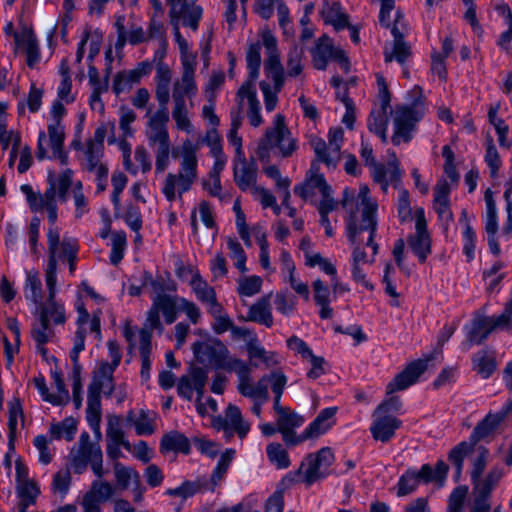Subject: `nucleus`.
Wrapping results in <instances>:
<instances>
[{
	"mask_svg": "<svg viewBox=\"0 0 512 512\" xmlns=\"http://www.w3.org/2000/svg\"><path fill=\"white\" fill-rule=\"evenodd\" d=\"M341 205L349 211L346 222L348 240L355 242L357 234L367 231L369 232V243H372L378 226L376 217L378 205L370 197L369 188L365 185L361 186L357 196L354 190L346 188L343 191Z\"/></svg>",
	"mask_w": 512,
	"mask_h": 512,
	"instance_id": "obj_1",
	"label": "nucleus"
},
{
	"mask_svg": "<svg viewBox=\"0 0 512 512\" xmlns=\"http://www.w3.org/2000/svg\"><path fill=\"white\" fill-rule=\"evenodd\" d=\"M73 171L65 169L59 175L55 176L49 173L47 182L48 187L44 193H35L29 184H23L20 189L26 196L31 211L47 212L49 228L57 227L55 225L58 218L57 198L60 202L67 201V194L72 187Z\"/></svg>",
	"mask_w": 512,
	"mask_h": 512,
	"instance_id": "obj_2",
	"label": "nucleus"
},
{
	"mask_svg": "<svg viewBox=\"0 0 512 512\" xmlns=\"http://www.w3.org/2000/svg\"><path fill=\"white\" fill-rule=\"evenodd\" d=\"M197 147L190 141L182 145L180 167L176 173H168L162 186V193L169 202L181 199L198 179Z\"/></svg>",
	"mask_w": 512,
	"mask_h": 512,
	"instance_id": "obj_3",
	"label": "nucleus"
},
{
	"mask_svg": "<svg viewBox=\"0 0 512 512\" xmlns=\"http://www.w3.org/2000/svg\"><path fill=\"white\" fill-rule=\"evenodd\" d=\"M297 148V140L287 127L285 117L277 114L271 127L266 129L264 136L259 140L256 154L262 162H268L271 151L283 158H288Z\"/></svg>",
	"mask_w": 512,
	"mask_h": 512,
	"instance_id": "obj_4",
	"label": "nucleus"
},
{
	"mask_svg": "<svg viewBox=\"0 0 512 512\" xmlns=\"http://www.w3.org/2000/svg\"><path fill=\"white\" fill-rule=\"evenodd\" d=\"M106 440L107 455L114 461L118 460L122 456L121 447L132 453L134 457L143 463H148L151 459V450L145 441L140 440L132 446L128 439H126L122 426V418L118 415L108 416Z\"/></svg>",
	"mask_w": 512,
	"mask_h": 512,
	"instance_id": "obj_5",
	"label": "nucleus"
},
{
	"mask_svg": "<svg viewBox=\"0 0 512 512\" xmlns=\"http://www.w3.org/2000/svg\"><path fill=\"white\" fill-rule=\"evenodd\" d=\"M412 92L419 96L417 100L409 105H396L392 111L394 133L391 141L396 146L402 142L408 143L411 141L416 124L425 114V106L421 100V88L415 87Z\"/></svg>",
	"mask_w": 512,
	"mask_h": 512,
	"instance_id": "obj_6",
	"label": "nucleus"
},
{
	"mask_svg": "<svg viewBox=\"0 0 512 512\" xmlns=\"http://www.w3.org/2000/svg\"><path fill=\"white\" fill-rule=\"evenodd\" d=\"M180 298L177 295L171 294L152 296V304L147 311L145 324L142 329H148L151 334L154 330L162 334L164 326L160 315H162L166 324L174 323L178 317Z\"/></svg>",
	"mask_w": 512,
	"mask_h": 512,
	"instance_id": "obj_7",
	"label": "nucleus"
},
{
	"mask_svg": "<svg viewBox=\"0 0 512 512\" xmlns=\"http://www.w3.org/2000/svg\"><path fill=\"white\" fill-rule=\"evenodd\" d=\"M103 455L101 447L98 443L90 441V435L83 432L80 435L77 447L71 451V463L77 473H82L88 464L95 475L101 478L104 475L103 471Z\"/></svg>",
	"mask_w": 512,
	"mask_h": 512,
	"instance_id": "obj_8",
	"label": "nucleus"
},
{
	"mask_svg": "<svg viewBox=\"0 0 512 512\" xmlns=\"http://www.w3.org/2000/svg\"><path fill=\"white\" fill-rule=\"evenodd\" d=\"M193 351L199 361L208 362L215 368L228 372H235L240 367L239 363H244L243 360L231 356L220 340L211 343L196 342L193 344Z\"/></svg>",
	"mask_w": 512,
	"mask_h": 512,
	"instance_id": "obj_9",
	"label": "nucleus"
},
{
	"mask_svg": "<svg viewBox=\"0 0 512 512\" xmlns=\"http://www.w3.org/2000/svg\"><path fill=\"white\" fill-rule=\"evenodd\" d=\"M47 246H48V263L50 264L51 257L55 261V273L57 272V259L66 260L69 263L70 273L75 271V263L78 253V242L75 238L64 237L60 240V230L58 227L48 228L47 231ZM57 279V277L55 276Z\"/></svg>",
	"mask_w": 512,
	"mask_h": 512,
	"instance_id": "obj_10",
	"label": "nucleus"
},
{
	"mask_svg": "<svg viewBox=\"0 0 512 512\" xmlns=\"http://www.w3.org/2000/svg\"><path fill=\"white\" fill-rule=\"evenodd\" d=\"M45 281L48 297L46 302L39 304V318L47 321V323L52 322L54 325H62L66 322V313L64 305L56 300L55 261L53 256L50 264L46 267Z\"/></svg>",
	"mask_w": 512,
	"mask_h": 512,
	"instance_id": "obj_11",
	"label": "nucleus"
},
{
	"mask_svg": "<svg viewBox=\"0 0 512 512\" xmlns=\"http://www.w3.org/2000/svg\"><path fill=\"white\" fill-rule=\"evenodd\" d=\"M504 472L500 467H493L485 477L472 480L473 501L470 512H490V498L492 491L496 488Z\"/></svg>",
	"mask_w": 512,
	"mask_h": 512,
	"instance_id": "obj_12",
	"label": "nucleus"
},
{
	"mask_svg": "<svg viewBox=\"0 0 512 512\" xmlns=\"http://www.w3.org/2000/svg\"><path fill=\"white\" fill-rule=\"evenodd\" d=\"M261 39L265 48V74L268 78L272 79L276 92H280L284 85L285 77L277 39L269 29L261 32Z\"/></svg>",
	"mask_w": 512,
	"mask_h": 512,
	"instance_id": "obj_13",
	"label": "nucleus"
},
{
	"mask_svg": "<svg viewBox=\"0 0 512 512\" xmlns=\"http://www.w3.org/2000/svg\"><path fill=\"white\" fill-rule=\"evenodd\" d=\"M378 86V100L380 106L370 112L367 127L370 132L380 137L383 143H387L388 116L387 109L390 107L391 95L388 90L385 78L378 74L376 76Z\"/></svg>",
	"mask_w": 512,
	"mask_h": 512,
	"instance_id": "obj_14",
	"label": "nucleus"
},
{
	"mask_svg": "<svg viewBox=\"0 0 512 512\" xmlns=\"http://www.w3.org/2000/svg\"><path fill=\"white\" fill-rule=\"evenodd\" d=\"M324 186L329 189L327 198L333 197V189L327 183L324 175L319 173V165L312 163L304 182L294 187V193L304 201H308L314 206H317L320 200H326V192H323Z\"/></svg>",
	"mask_w": 512,
	"mask_h": 512,
	"instance_id": "obj_15",
	"label": "nucleus"
},
{
	"mask_svg": "<svg viewBox=\"0 0 512 512\" xmlns=\"http://www.w3.org/2000/svg\"><path fill=\"white\" fill-rule=\"evenodd\" d=\"M312 65L317 70H325L329 60L339 63L344 72H349V61L342 49L335 47L327 35H322L311 49Z\"/></svg>",
	"mask_w": 512,
	"mask_h": 512,
	"instance_id": "obj_16",
	"label": "nucleus"
},
{
	"mask_svg": "<svg viewBox=\"0 0 512 512\" xmlns=\"http://www.w3.org/2000/svg\"><path fill=\"white\" fill-rule=\"evenodd\" d=\"M343 136V129L336 127L329 130L328 143L320 137H311L310 145L314 150L317 160L319 162H323L328 167H335L337 162L340 160Z\"/></svg>",
	"mask_w": 512,
	"mask_h": 512,
	"instance_id": "obj_17",
	"label": "nucleus"
},
{
	"mask_svg": "<svg viewBox=\"0 0 512 512\" xmlns=\"http://www.w3.org/2000/svg\"><path fill=\"white\" fill-rule=\"evenodd\" d=\"M509 324L510 319L503 313L492 317L478 316L474 318L470 329L467 331V338L463 345L466 349H469L474 344L479 345L488 338L490 333L498 328H506Z\"/></svg>",
	"mask_w": 512,
	"mask_h": 512,
	"instance_id": "obj_18",
	"label": "nucleus"
},
{
	"mask_svg": "<svg viewBox=\"0 0 512 512\" xmlns=\"http://www.w3.org/2000/svg\"><path fill=\"white\" fill-rule=\"evenodd\" d=\"M213 426L224 431L226 437L237 434L241 440L250 431V423L243 418L241 410L233 404L227 406L224 416H218L213 420Z\"/></svg>",
	"mask_w": 512,
	"mask_h": 512,
	"instance_id": "obj_19",
	"label": "nucleus"
},
{
	"mask_svg": "<svg viewBox=\"0 0 512 512\" xmlns=\"http://www.w3.org/2000/svg\"><path fill=\"white\" fill-rule=\"evenodd\" d=\"M333 461L334 455L328 447L320 449L317 453L309 454L306 457V462H303L300 468L302 469L307 466L304 471L305 482L310 485L317 480L324 478Z\"/></svg>",
	"mask_w": 512,
	"mask_h": 512,
	"instance_id": "obj_20",
	"label": "nucleus"
},
{
	"mask_svg": "<svg viewBox=\"0 0 512 512\" xmlns=\"http://www.w3.org/2000/svg\"><path fill=\"white\" fill-rule=\"evenodd\" d=\"M167 3L170 6L169 16L171 21L179 23L182 20L184 26H188L193 31L198 29L203 13L200 6L188 0H167Z\"/></svg>",
	"mask_w": 512,
	"mask_h": 512,
	"instance_id": "obj_21",
	"label": "nucleus"
},
{
	"mask_svg": "<svg viewBox=\"0 0 512 512\" xmlns=\"http://www.w3.org/2000/svg\"><path fill=\"white\" fill-rule=\"evenodd\" d=\"M402 15L399 11L396 12V18L391 29L394 41L391 47L386 46L384 51L385 62L397 61L403 64L411 55V48L408 43L404 41L403 29L405 25L401 22Z\"/></svg>",
	"mask_w": 512,
	"mask_h": 512,
	"instance_id": "obj_22",
	"label": "nucleus"
},
{
	"mask_svg": "<svg viewBox=\"0 0 512 512\" xmlns=\"http://www.w3.org/2000/svg\"><path fill=\"white\" fill-rule=\"evenodd\" d=\"M407 243L419 261L421 263L425 262L431 253V239L427 231V224L422 209L417 212L415 233L408 236Z\"/></svg>",
	"mask_w": 512,
	"mask_h": 512,
	"instance_id": "obj_23",
	"label": "nucleus"
},
{
	"mask_svg": "<svg viewBox=\"0 0 512 512\" xmlns=\"http://www.w3.org/2000/svg\"><path fill=\"white\" fill-rule=\"evenodd\" d=\"M430 359H418L409 363L406 368L398 373L386 386L388 395L402 391L413 385L427 368Z\"/></svg>",
	"mask_w": 512,
	"mask_h": 512,
	"instance_id": "obj_24",
	"label": "nucleus"
},
{
	"mask_svg": "<svg viewBox=\"0 0 512 512\" xmlns=\"http://www.w3.org/2000/svg\"><path fill=\"white\" fill-rule=\"evenodd\" d=\"M304 423V418L290 408L277 415L276 425L278 432L282 434L283 441L288 446H295L303 442L302 434L297 435L295 428L300 427Z\"/></svg>",
	"mask_w": 512,
	"mask_h": 512,
	"instance_id": "obj_25",
	"label": "nucleus"
},
{
	"mask_svg": "<svg viewBox=\"0 0 512 512\" xmlns=\"http://www.w3.org/2000/svg\"><path fill=\"white\" fill-rule=\"evenodd\" d=\"M257 170L255 161H247L245 155L235 158L233 178L241 191L251 192L257 186Z\"/></svg>",
	"mask_w": 512,
	"mask_h": 512,
	"instance_id": "obj_26",
	"label": "nucleus"
},
{
	"mask_svg": "<svg viewBox=\"0 0 512 512\" xmlns=\"http://www.w3.org/2000/svg\"><path fill=\"white\" fill-rule=\"evenodd\" d=\"M373 421L370 426L372 437L376 441L383 443L388 442L394 437L395 432L400 428L402 422L391 414L380 413L379 411L373 412Z\"/></svg>",
	"mask_w": 512,
	"mask_h": 512,
	"instance_id": "obj_27",
	"label": "nucleus"
},
{
	"mask_svg": "<svg viewBox=\"0 0 512 512\" xmlns=\"http://www.w3.org/2000/svg\"><path fill=\"white\" fill-rule=\"evenodd\" d=\"M195 69H182V76L173 83V106L187 105L185 98L192 99L197 93Z\"/></svg>",
	"mask_w": 512,
	"mask_h": 512,
	"instance_id": "obj_28",
	"label": "nucleus"
},
{
	"mask_svg": "<svg viewBox=\"0 0 512 512\" xmlns=\"http://www.w3.org/2000/svg\"><path fill=\"white\" fill-rule=\"evenodd\" d=\"M236 98L239 106H242L243 100L248 101L247 117L253 127H259L263 124V118L260 114V102L257 99L255 85L250 82H244L237 91Z\"/></svg>",
	"mask_w": 512,
	"mask_h": 512,
	"instance_id": "obj_29",
	"label": "nucleus"
},
{
	"mask_svg": "<svg viewBox=\"0 0 512 512\" xmlns=\"http://www.w3.org/2000/svg\"><path fill=\"white\" fill-rule=\"evenodd\" d=\"M168 121L169 113L167 106L160 107V109L151 116L146 132L149 145L170 139L167 129Z\"/></svg>",
	"mask_w": 512,
	"mask_h": 512,
	"instance_id": "obj_30",
	"label": "nucleus"
},
{
	"mask_svg": "<svg viewBox=\"0 0 512 512\" xmlns=\"http://www.w3.org/2000/svg\"><path fill=\"white\" fill-rule=\"evenodd\" d=\"M432 467L429 464H424L419 472L408 469L399 479L397 484V495L405 496L412 493L419 482L422 480L425 483L431 482Z\"/></svg>",
	"mask_w": 512,
	"mask_h": 512,
	"instance_id": "obj_31",
	"label": "nucleus"
},
{
	"mask_svg": "<svg viewBox=\"0 0 512 512\" xmlns=\"http://www.w3.org/2000/svg\"><path fill=\"white\" fill-rule=\"evenodd\" d=\"M14 40L16 48L24 50L28 67L33 68L41 57L39 44L33 31L24 29L20 33H14Z\"/></svg>",
	"mask_w": 512,
	"mask_h": 512,
	"instance_id": "obj_32",
	"label": "nucleus"
},
{
	"mask_svg": "<svg viewBox=\"0 0 512 512\" xmlns=\"http://www.w3.org/2000/svg\"><path fill=\"white\" fill-rule=\"evenodd\" d=\"M337 407L323 409L302 433L303 441L326 433L335 423Z\"/></svg>",
	"mask_w": 512,
	"mask_h": 512,
	"instance_id": "obj_33",
	"label": "nucleus"
},
{
	"mask_svg": "<svg viewBox=\"0 0 512 512\" xmlns=\"http://www.w3.org/2000/svg\"><path fill=\"white\" fill-rule=\"evenodd\" d=\"M172 80V71L165 63L156 65V90L155 96L160 107L167 106L170 99V84Z\"/></svg>",
	"mask_w": 512,
	"mask_h": 512,
	"instance_id": "obj_34",
	"label": "nucleus"
},
{
	"mask_svg": "<svg viewBox=\"0 0 512 512\" xmlns=\"http://www.w3.org/2000/svg\"><path fill=\"white\" fill-rule=\"evenodd\" d=\"M506 417L502 410L498 413H488L474 428L469 440L476 445L480 440L492 434Z\"/></svg>",
	"mask_w": 512,
	"mask_h": 512,
	"instance_id": "obj_35",
	"label": "nucleus"
},
{
	"mask_svg": "<svg viewBox=\"0 0 512 512\" xmlns=\"http://www.w3.org/2000/svg\"><path fill=\"white\" fill-rule=\"evenodd\" d=\"M31 337L35 342L37 351L42 355L46 356L47 349L45 345L52 342L55 338V331L50 323L38 317V319L32 324Z\"/></svg>",
	"mask_w": 512,
	"mask_h": 512,
	"instance_id": "obj_36",
	"label": "nucleus"
},
{
	"mask_svg": "<svg viewBox=\"0 0 512 512\" xmlns=\"http://www.w3.org/2000/svg\"><path fill=\"white\" fill-rule=\"evenodd\" d=\"M451 188L446 179H440L434 188V209L439 217L446 220L452 219L449 194Z\"/></svg>",
	"mask_w": 512,
	"mask_h": 512,
	"instance_id": "obj_37",
	"label": "nucleus"
},
{
	"mask_svg": "<svg viewBox=\"0 0 512 512\" xmlns=\"http://www.w3.org/2000/svg\"><path fill=\"white\" fill-rule=\"evenodd\" d=\"M114 493L113 486L106 481H94L90 490L84 495L81 503L87 505L90 503L96 508L101 509V504L108 501Z\"/></svg>",
	"mask_w": 512,
	"mask_h": 512,
	"instance_id": "obj_38",
	"label": "nucleus"
},
{
	"mask_svg": "<svg viewBox=\"0 0 512 512\" xmlns=\"http://www.w3.org/2000/svg\"><path fill=\"white\" fill-rule=\"evenodd\" d=\"M104 148L100 147L99 144H91L87 142L85 150V168L92 172L95 171L100 181L107 178L108 169L100 160L103 156Z\"/></svg>",
	"mask_w": 512,
	"mask_h": 512,
	"instance_id": "obj_39",
	"label": "nucleus"
},
{
	"mask_svg": "<svg viewBox=\"0 0 512 512\" xmlns=\"http://www.w3.org/2000/svg\"><path fill=\"white\" fill-rule=\"evenodd\" d=\"M314 301L320 307L321 319H331L333 317V309L330 307V288L320 279H316L312 283Z\"/></svg>",
	"mask_w": 512,
	"mask_h": 512,
	"instance_id": "obj_40",
	"label": "nucleus"
},
{
	"mask_svg": "<svg viewBox=\"0 0 512 512\" xmlns=\"http://www.w3.org/2000/svg\"><path fill=\"white\" fill-rule=\"evenodd\" d=\"M204 491H208V480L205 477H199L194 481H184L179 487L169 488L165 494L170 497L187 499Z\"/></svg>",
	"mask_w": 512,
	"mask_h": 512,
	"instance_id": "obj_41",
	"label": "nucleus"
},
{
	"mask_svg": "<svg viewBox=\"0 0 512 512\" xmlns=\"http://www.w3.org/2000/svg\"><path fill=\"white\" fill-rule=\"evenodd\" d=\"M191 449L189 439L178 431H172L165 434L160 443V450L162 452H179L189 454Z\"/></svg>",
	"mask_w": 512,
	"mask_h": 512,
	"instance_id": "obj_42",
	"label": "nucleus"
},
{
	"mask_svg": "<svg viewBox=\"0 0 512 512\" xmlns=\"http://www.w3.org/2000/svg\"><path fill=\"white\" fill-rule=\"evenodd\" d=\"M190 285L196 298L203 304L209 307L217 305L219 302L216 298V293L213 287H211L199 274L192 277Z\"/></svg>",
	"mask_w": 512,
	"mask_h": 512,
	"instance_id": "obj_43",
	"label": "nucleus"
},
{
	"mask_svg": "<svg viewBox=\"0 0 512 512\" xmlns=\"http://www.w3.org/2000/svg\"><path fill=\"white\" fill-rule=\"evenodd\" d=\"M244 320L271 327L273 325V316L269 301L266 298H262L251 305Z\"/></svg>",
	"mask_w": 512,
	"mask_h": 512,
	"instance_id": "obj_44",
	"label": "nucleus"
},
{
	"mask_svg": "<svg viewBox=\"0 0 512 512\" xmlns=\"http://www.w3.org/2000/svg\"><path fill=\"white\" fill-rule=\"evenodd\" d=\"M24 296L28 301H31L35 305H39L42 303V281L39 272L35 269L26 272Z\"/></svg>",
	"mask_w": 512,
	"mask_h": 512,
	"instance_id": "obj_45",
	"label": "nucleus"
},
{
	"mask_svg": "<svg viewBox=\"0 0 512 512\" xmlns=\"http://www.w3.org/2000/svg\"><path fill=\"white\" fill-rule=\"evenodd\" d=\"M246 350L250 360L259 359L266 368H271L280 364L279 355L274 351L265 350L258 339H253L251 343H247Z\"/></svg>",
	"mask_w": 512,
	"mask_h": 512,
	"instance_id": "obj_46",
	"label": "nucleus"
},
{
	"mask_svg": "<svg viewBox=\"0 0 512 512\" xmlns=\"http://www.w3.org/2000/svg\"><path fill=\"white\" fill-rule=\"evenodd\" d=\"M116 485L121 490H127L140 480V474L132 467L115 462L113 466Z\"/></svg>",
	"mask_w": 512,
	"mask_h": 512,
	"instance_id": "obj_47",
	"label": "nucleus"
},
{
	"mask_svg": "<svg viewBox=\"0 0 512 512\" xmlns=\"http://www.w3.org/2000/svg\"><path fill=\"white\" fill-rule=\"evenodd\" d=\"M82 344H78L76 348H72L70 352V358L73 363V369H72V392H73V402L76 409H79L82 405V396H81V389H82V383H81V365L79 364V354L81 352Z\"/></svg>",
	"mask_w": 512,
	"mask_h": 512,
	"instance_id": "obj_48",
	"label": "nucleus"
},
{
	"mask_svg": "<svg viewBox=\"0 0 512 512\" xmlns=\"http://www.w3.org/2000/svg\"><path fill=\"white\" fill-rule=\"evenodd\" d=\"M263 42H256L250 44L246 54V64L248 69V79L245 82H250L254 85L259 76L261 66V48Z\"/></svg>",
	"mask_w": 512,
	"mask_h": 512,
	"instance_id": "obj_49",
	"label": "nucleus"
},
{
	"mask_svg": "<svg viewBox=\"0 0 512 512\" xmlns=\"http://www.w3.org/2000/svg\"><path fill=\"white\" fill-rule=\"evenodd\" d=\"M151 339L152 334L148 329H141L139 332V352L141 357V377L145 380L149 378L151 368Z\"/></svg>",
	"mask_w": 512,
	"mask_h": 512,
	"instance_id": "obj_50",
	"label": "nucleus"
},
{
	"mask_svg": "<svg viewBox=\"0 0 512 512\" xmlns=\"http://www.w3.org/2000/svg\"><path fill=\"white\" fill-rule=\"evenodd\" d=\"M239 368L234 372L238 376V391L244 397L251 398L253 400H257L256 396V387L255 384L251 382V368L250 366L244 362L239 363Z\"/></svg>",
	"mask_w": 512,
	"mask_h": 512,
	"instance_id": "obj_51",
	"label": "nucleus"
},
{
	"mask_svg": "<svg viewBox=\"0 0 512 512\" xmlns=\"http://www.w3.org/2000/svg\"><path fill=\"white\" fill-rule=\"evenodd\" d=\"M235 450L226 449L219 458V461L208 480V491H214L215 487L222 481L234 458Z\"/></svg>",
	"mask_w": 512,
	"mask_h": 512,
	"instance_id": "obj_52",
	"label": "nucleus"
},
{
	"mask_svg": "<svg viewBox=\"0 0 512 512\" xmlns=\"http://www.w3.org/2000/svg\"><path fill=\"white\" fill-rule=\"evenodd\" d=\"M361 233L357 234V240L355 242H351V245L354 246L351 263L370 265L375 261V256L378 253L379 245L374 242V238H372V243H369V238L367 239L366 245L372 248V255L369 258L362 247V239L360 238Z\"/></svg>",
	"mask_w": 512,
	"mask_h": 512,
	"instance_id": "obj_53",
	"label": "nucleus"
},
{
	"mask_svg": "<svg viewBox=\"0 0 512 512\" xmlns=\"http://www.w3.org/2000/svg\"><path fill=\"white\" fill-rule=\"evenodd\" d=\"M321 16L325 23L333 25L336 30L348 27V18L341 12L339 4H325Z\"/></svg>",
	"mask_w": 512,
	"mask_h": 512,
	"instance_id": "obj_54",
	"label": "nucleus"
},
{
	"mask_svg": "<svg viewBox=\"0 0 512 512\" xmlns=\"http://www.w3.org/2000/svg\"><path fill=\"white\" fill-rule=\"evenodd\" d=\"M207 311L214 319L212 327L216 334H223L228 330L231 331L233 322L220 303L209 307Z\"/></svg>",
	"mask_w": 512,
	"mask_h": 512,
	"instance_id": "obj_55",
	"label": "nucleus"
},
{
	"mask_svg": "<svg viewBox=\"0 0 512 512\" xmlns=\"http://www.w3.org/2000/svg\"><path fill=\"white\" fill-rule=\"evenodd\" d=\"M150 147L153 148V152L155 155L156 173L164 172L168 168L170 163V139L155 143L153 145H150Z\"/></svg>",
	"mask_w": 512,
	"mask_h": 512,
	"instance_id": "obj_56",
	"label": "nucleus"
},
{
	"mask_svg": "<svg viewBox=\"0 0 512 512\" xmlns=\"http://www.w3.org/2000/svg\"><path fill=\"white\" fill-rule=\"evenodd\" d=\"M474 368L482 378H489L496 369V361L493 355L486 351H480L473 357Z\"/></svg>",
	"mask_w": 512,
	"mask_h": 512,
	"instance_id": "obj_57",
	"label": "nucleus"
},
{
	"mask_svg": "<svg viewBox=\"0 0 512 512\" xmlns=\"http://www.w3.org/2000/svg\"><path fill=\"white\" fill-rule=\"evenodd\" d=\"M76 430L77 422L72 417H67L59 423L52 424L50 427V433L53 438H65L67 441H71L74 438Z\"/></svg>",
	"mask_w": 512,
	"mask_h": 512,
	"instance_id": "obj_58",
	"label": "nucleus"
},
{
	"mask_svg": "<svg viewBox=\"0 0 512 512\" xmlns=\"http://www.w3.org/2000/svg\"><path fill=\"white\" fill-rule=\"evenodd\" d=\"M304 58V49L298 45H293L287 54V75L297 77L303 71L302 60Z\"/></svg>",
	"mask_w": 512,
	"mask_h": 512,
	"instance_id": "obj_59",
	"label": "nucleus"
},
{
	"mask_svg": "<svg viewBox=\"0 0 512 512\" xmlns=\"http://www.w3.org/2000/svg\"><path fill=\"white\" fill-rule=\"evenodd\" d=\"M8 408L9 446L10 449H14V441L17 432V422L19 418L23 419V410L18 400L9 402Z\"/></svg>",
	"mask_w": 512,
	"mask_h": 512,
	"instance_id": "obj_60",
	"label": "nucleus"
},
{
	"mask_svg": "<svg viewBox=\"0 0 512 512\" xmlns=\"http://www.w3.org/2000/svg\"><path fill=\"white\" fill-rule=\"evenodd\" d=\"M136 73L133 70H124L118 72L114 77L113 91L119 95L129 91L133 85L139 83Z\"/></svg>",
	"mask_w": 512,
	"mask_h": 512,
	"instance_id": "obj_61",
	"label": "nucleus"
},
{
	"mask_svg": "<svg viewBox=\"0 0 512 512\" xmlns=\"http://www.w3.org/2000/svg\"><path fill=\"white\" fill-rule=\"evenodd\" d=\"M269 461L278 469H286L290 466L287 451L280 443H271L266 448Z\"/></svg>",
	"mask_w": 512,
	"mask_h": 512,
	"instance_id": "obj_62",
	"label": "nucleus"
},
{
	"mask_svg": "<svg viewBox=\"0 0 512 512\" xmlns=\"http://www.w3.org/2000/svg\"><path fill=\"white\" fill-rule=\"evenodd\" d=\"M16 491L21 499L20 503L29 506L35 503L40 494V488L34 479L17 484Z\"/></svg>",
	"mask_w": 512,
	"mask_h": 512,
	"instance_id": "obj_63",
	"label": "nucleus"
},
{
	"mask_svg": "<svg viewBox=\"0 0 512 512\" xmlns=\"http://www.w3.org/2000/svg\"><path fill=\"white\" fill-rule=\"evenodd\" d=\"M111 241L110 263L116 266L124 257L127 245L126 234L123 231L114 232Z\"/></svg>",
	"mask_w": 512,
	"mask_h": 512,
	"instance_id": "obj_64",
	"label": "nucleus"
}]
</instances>
